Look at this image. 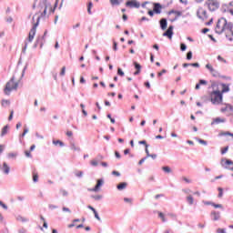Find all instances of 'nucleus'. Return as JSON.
Segmentation results:
<instances>
[{
    "mask_svg": "<svg viewBox=\"0 0 233 233\" xmlns=\"http://www.w3.org/2000/svg\"><path fill=\"white\" fill-rule=\"evenodd\" d=\"M232 28V23L227 22V19L225 18H220L217 23L215 32L216 34H222L223 32H225L227 35H233Z\"/></svg>",
    "mask_w": 233,
    "mask_h": 233,
    "instance_id": "nucleus-1",
    "label": "nucleus"
},
{
    "mask_svg": "<svg viewBox=\"0 0 233 233\" xmlns=\"http://www.w3.org/2000/svg\"><path fill=\"white\" fill-rule=\"evenodd\" d=\"M19 87V82L15 81V78L12 77L6 84L4 88V94L5 96H10L12 92H15Z\"/></svg>",
    "mask_w": 233,
    "mask_h": 233,
    "instance_id": "nucleus-2",
    "label": "nucleus"
},
{
    "mask_svg": "<svg viewBox=\"0 0 233 233\" xmlns=\"http://www.w3.org/2000/svg\"><path fill=\"white\" fill-rule=\"evenodd\" d=\"M37 25H39V22H36L34 24L33 27L29 31L28 37L25 41V50H26V47L34 41V37H35V32H37Z\"/></svg>",
    "mask_w": 233,
    "mask_h": 233,
    "instance_id": "nucleus-3",
    "label": "nucleus"
},
{
    "mask_svg": "<svg viewBox=\"0 0 233 233\" xmlns=\"http://www.w3.org/2000/svg\"><path fill=\"white\" fill-rule=\"evenodd\" d=\"M209 97L213 105H219L223 101V94H221V91H212L209 94Z\"/></svg>",
    "mask_w": 233,
    "mask_h": 233,
    "instance_id": "nucleus-4",
    "label": "nucleus"
},
{
    "mask_svg": "<svg viewBox=\"0 0 233 233\" xmlns=\"http://www.w3.org/2000/svg\"><path fill=\"white\" fill-rule=\"evenodd\" d=\"M206 6L210 12H216L219 8V2L218 0H207Z\"/></svg>",
    "mask_w": 233,
    "mask_h": 233,
    "instance_id": "nucleus-5",
    "label": "nucleus"
},
{
    "mask_svg": "<svg viewBox=\"0 0 233 233\" xmlns=\"http://www.w3.org/2000/svg\"><path fill=\"white\" fill-rule=\"evenodd\" d=\"M197 15L198 18L202 19V21H207L208 19V13L203 7L198 9Z\"/></svg>",
    "mask_w": 233,
    "mask_h": 233,
    "instance_id": "nucleus-6",
    "label": "nucleus"
},
{
    "mask_svg": "<svg viewBox=\"0 0 233 233\" xmlns=\"http://www.w3.org/2000/svg\"><path fill=\"white\" fill-rule=\"evenodd\" d=\"M206 68H208V70H209V72H210L211 76H213V77H221L219 71L215 69L214 66H212V65H210V64L206 65Z\"/></svg>",
    "mask_w": 233,
    "mask_h": 233,
    "instance_id": "nucleus-7",
    "label": "nucleus"
},
{
    "mask_svg": "<svg viewBox=\"0 0 233 233\" xmlns=\"http://www.w3.org/2000/svg\"><path fill=\"white\" fill-rule=\"evenodd\" d=\"M126 6H128L129 8H139L141 4H139V2L137 0H131L126 3Z\"/></svg>",
    "mask_w": 233,
    "mask_h": 233,
    "instance_id": "nucleus-8",
    "label": "nucleus"
},
{
    "mask_svg": "<svg viewBox=\"0 0 233 233\" xmlns=\"http://www.w3.org/2000/svg\"><path fill=\"white\" fill-rule=\"evenodd\" d=\"M222 167H224V168H228V170H232L233 169V162L230 160L224 159V160H222Z\"/></svg>",
    "mask_w": 233,
    "mask_h": 233,
    "instance_id": "nucleus-9",
    "label": "nucleus"
},
{
    "mask_svg": "<svg viewBox=\"0 0 233 233\" xmlns=\"http://www.w3.org/2000/svg\"><path fill=\"white\" fill-rule=\"evenodd\" d=\"M103 179H98L96 181V185L95 186L94 188L89 189L90 192H99V188H101V187H103Z\"/></svg>",
    "mask_w": 233,
    "mask_h": 233,
    "instance_id": "nucleus-10",
    "label": "nucleus"
},
{
    "mask_svg": "<svg viewBox=\"0 0 233 233\" xmlns=\"http://www.w3.org/2000/svg\"><path fill=\"white\" fill-rule=\"evenodd\" d=\"M174 26H169L167 30L163 34L164 36L168 37V39H172V35H174Z\"/></svg>",
    "mask_w": 233,
    "mask_h": 233,
    "instance_id": "nucleus-11",
    "label": "nucleus"
},
{
    "mask_svg": "<svg viewBox=\"0 0 233 233\" xmlns=\"http://www.w3.org/2000/svg\"><path fill=\"white\" fill-rule=\"evenodd\" d=\"M136 72L134 73V76H139L141 74V65H139L137 62H134Z\"/></svg>",
    "mask_w": 233,
    "mask_h": 233,
    "instance_id": "nucleus-12",
    "label": "nucleus"
},
{
    "mask_svg": "<svg viewBox=\"0 0 233 233\" xmlns=\"http://www.w3.org/2000/svg\"><path fill=\"white\" fill-rule=\"evenodd\" d=\"M161 4H154L153 12H155V14H161Z\"/></svg>",
    "mask_w": 233,
    "mask_h": 233,
    "instance_id": "nucleus-13",
    "label": "nucleus"
},
{
    "mask_svg": "<svg viewBox=\"0 0 233 233\" xmlns=\"http://www.w3.org/2000/svg\"><path fill=\"white\" fill-rule=\"evenodd\" d=\"M87 208H89V210H92V212L95 214L96 219L101 221V218H99V214H97V211L96 210V208H94V207L88 206Z\"/></svg>",
    "mask_w": 233,
    "mask_h": 233,
    "instance_id": "nucleus-14",
    "label": "nucleus"
},
{
    "mask_svg": "<svg viewBox=\"0 0 233 233\" xmlns=\"http://www.w3.org/2000/svg\"><path fill=\"white\" fill-rule=\"evenodd\" d=\"M219 123H225V118L217 117L213 119L211 125H219Z\"/></svg>",
    "mask_w": 233,
    "mask_h": 233,
    "instance_id": "nucleus-15",
    "label": "nucleus"
},
{
    "mask_svg": "<svg viewBox=\"0 0 233 233\" xmlns=\"http://www.w3.org/2000/svg\"><path fill=\"white\" fill-rule=\"evenodd\" d=\"M47 32L45 31L44 35L41 37H38L36 40V43H40V48H43V40L45 39V36L46 35Z\"/></svg>",
    "mask_w": 233,
    "mask_h": 233,
    "instance_id": "nucleus-16",
    "label": "nucleus"
},
{
    "mask_svg": "<svg viewBox=\"0 0 233 233\" xmlns=\"http://www.w3.org/2000/svg\"><path fill=\"white\" fill-rule=\"evenodd\" d=\"M3 170L5 174H10V167H8V164H6V162H4L3 164Z\"/></svg>",
    "mask_w": 233,
    "mask_h": 233,
    "instance_id": "nucleus-17",
    "label": "nucleus"
},
{
    "mask_svg": "<svg viewBox=\"0 0 233 233\" xmlns=\"http://www.w3.org/2000/svg\"><path fill=\"white\" fill-rule=\"evenodd\" d=\"M169 15L174 14L175 15H177V17H181V15H183V13L181 11H176V10H171L168 12Z\"/></svg>",
    "mask_w": 233,
    "mask_h": 233,
    "instance_id": "nucleus-18",
    "label": "nucleus"
},
{
    "mask_svg": "<svg viewBox=\"0 0 233 233\" xmlns=\"http://www.w3.org/2000/svg\"><path fill=\"white\" fill-rule=\"evenodd\" d=\"M229 91H230V88L228 87V86L227 84H222V90L220 93L225 94Z\"/></svg>",
    "mask_w": 233,
    "mask_h": 233,
    "instance_id": "nucleus-19",
    "label": "nucleus"
},
{
    "mask_svg": "<svg viewBox=\"0 0 233 233\" xmlns=\"http://www.w3.org/2000/svg\"><path fill=\"white\" fill-rule=\"evenodd\" d=\"M160 26L162 30H167V19L163 18L160 20Z\"/></svg>",
    "mask_w": 233,
    "mask_h": 233,
    "instance_id": "nucleus-20",
    "label": "nucleus"
},
{
    "mask_svg": "<svg viewBox=\"0 0 233 233\" xmlns=\"http://www.w3.org/2000/svg\"><path fill=\"white\" fill-rule=\"evenodd\" d=\"M116 188L118 190H124V188H127V182H122L116 186Z\"/></svg>",
    "mask_w": 233,
    "mask_h": 233,
    "instance_id": "nucleus-21",
    "label": "nucleus"
},
{
    "mask_svg": "<svg viewBox=\"0 0 233 233\" xmlns=\"http://www.w3.org/2000/svg\"><path fill=\"white\" fill-rule=\"evenodd\" d=\"M33 181L34 183H37L39 181V175L35 171L33 172Z\"/></svg>",
    "mask_w": 233,
    "mask_h": 233,
    "instance_id": "nucleus-22",
    "label": "nucleus"
},
{
    "mask_svg": "<svg viewBox=\"0 0 233 233\" xmlns=\"http://www.w3.org/2000/svg\"><path fill=\"white\" fill-rule=\"evenodd\" d=\"M211 216H212L214 221H218V219H219V213L218 212L213 211L211 213Z\"/></svg>",
    "mask_w": 233,
    "mask_h": 233,
    "instance_id": "nucleus-23",
    "label": "nucleus"
},
{
    "mask_svg": "<svg viewBox=\"0 0 233 233\" xmlns=\"http://www.w3.org/2000/svg\"><path fill=\"white\" fill-rule=\"evenodd\" d=\"M187 201L188 205H194V197H192V195L187 196Z\"/></svg>",
    "mask_w": 233,
    "mask_h": 233,
    "instance_id": "nucleus-24",
    "label": "nucleus"
},
{
    "mask_svg": "<svg viewBox=\"0 0 233 233\" xmlns=\"http://www.w3.org/2000/svg\"><path fill=\"white\" fill-rule=\"evenodd\" d=\"M92 6H94V4H92V2H89L87 5V14H89V15H92Z\"/></svg>",
    "mask_w": 233,
    "mask_h": 233,
    "instance_id": "nucleus-25",
    "label": "nucleus"
},
{
    "mask_svg": "<svg viewBox=\"0 0 233 233\" xmlns=\"http://www.w3.org/2000/svg\"><path fill=\"white\" fill-rule=\"evenodd\" d=\"M6 134H8V126H5L3 127L2 132H1V136H6Z\"/></svg>",
    "mask_w": 233,
    "mask_h": 233,
    "instance_id": "nucleus-26",
    "label": "nucleus"
},
{
    "mask_svg": "<svg viewBox=\"0 0 233 233\" xmlns=\"http://www.w3.org/2000/svg\"><path fill=\"white\" fill-rule=\"evenodd\" d=\"M53 144H55L56 147H57V145H59V147H65V144L61 140H53Z\"/></svg>",
    "mask_w": 233,
    "mask_h": 233,
    "instance_id": "nucleus-27",
    "label": "nucleus"
},
{
    "mask_svg": "<svg viewBox=\"0 0 233 233\" xmlns=\"http://www.w3.org/2000/svg\"><path fill=\"white\" fill-rule=\"evenodd\" d=\"M162 170L165 171L167 174H170V172H172V169L168 166L163 167Z\"/></svg>",
    "mask_w": 233,
    "mask_h": 233,
    "instance_id": "nucleus-28",
    "label": "nucleus"
},
{
    "mask_svg": "<svg viewBox=\"0 0 233 233\" xmlns=\"http://www.w3.org/2000/svg\"><path fill=\"white\" fill-rule=\"evenodd\" d=\"M219 136H229V137L233 139V133H230V132H221L219 133Z\"/></svg>",
    "mask_w": 233,
    "mask_h": 233,
    "instance_id": "nucleus-29",
    "label": "nucleus"
},
{
    "mask_svg": "<svg viewBox=\"0 0 233 233\" xmlns=\"http://www.w3.org/2000/svg\"><path fill=\"white\" fill-rule=\"evenodd\" d=\"M120 1H121V0H110V4L112 5V6H116V5L121 4Z\"/></svg>",
    "mask_w": 233,
    "mask_h": 233,
    "instance_id": "nucleus-30",
    "label": "nucleus"
},
{
    "mask_svg": "<svg viewBox=\"0 0 233 233\" xmlns=\"http://www.w3.org/2000/svg\"><path fill=\"white\" fill-rule=\"evenodd\" d=\"M158 218H160V219L163 221V223H165V221H167V218H165V214H163V212H158Z\"/></svg>",
    "mask_w": 233,
    "mask_h": 233,
    "instance_id": "nucleus-31",
    "label": "nucleus"
},
{
    "mask_svg": "<svg viewBox=\"0 0 233 233\" xmlns=\"http://www.w3.org/2000/svg\"><path fill=\"white\" fill-rule=\"evenodd\" d=\"M2 106H10V102L9 100H2V103H1Z\"/></svg>",
    "mask_w": 233,
    "mask_h": 233,
    "instance_id": "nucleus-32",
    "label": "nucleus"
},
{
    "mask_svg": "<svg viewBox=\"0 0 233 233\" xmlns=\"http://www.w3.org/2000/svg\"><path fill=\"white\" fill-rule=\"evenodd\" d=\"M61 196L66 197L68 196V191L65 189H60Z\"/></svg>",
    "mask_w": 233,
    "mask_h": 233,
    "instance_id": "nucleus-33",
    "label": "nucleus"
},
{
    "mask_svg": "<svg viewBox=\"0 0 233 233\" xmlns=\"http://www.w3.org/2000/svg\"><path fill=\"white\" fill-rule=\"evenodd\" d=\"M218 198H223V187H218Z\"/></svg>",
    "mask_w": 233,
    "mask_h": 233,
    "instance_id": "nucleus-34",
    "label": "nucleus"
},
{
    "mask_svg": "<svg viewBox=\"0 0 233 233\" xmlns=\"http://www.w3.org/2000/svg\"><path fill=\"white\" fill-rule=\"evenodd\" d=\"M25 157H32V151L25 150Z\"/></svg>",
    "mask_w": 233,
    "mask_h": 233,
    "instance_id": "nucleus-35",
    "label": "nucleus"
},
{
    "mask_svg": "<svg viewBox=\"0 0 233 233\" xmlns=\"http://www.w3.org/2000/svg\"><path fill=\"white\" fill-rule=\"evenodd\" d=\"M117 74H118V76H121V77H123V76H125V72H123L122 68L117 69Z\"/></svg>",
    "mask_w": 233,
    "mask_h": 233,
    "instance_id": "nucleus-36",
    "label": "nucleus"
},
{
    "mask_svg": "<svg viewBox=\"0 0 233 233\" xmlns=\"http://www.w3.org/2000/svg\"><path fill=\"white\" fill-rule=\"evenodd\" d=\"M90 164L92 165V167H97V165H98L97 160H96V159L91 160Z\"/></svg>",
    "mask_w": 233,
    "mask_h": 233,
    "instance_id": "nucleus-37",
    "label": "nucleus"
},
{
    "mask_svg": "<svg viewBox=\"0 0 233 233\" xmlns=\"http://www.w3.org/2000/svg\"><path fill=\"white\" fill-rule=\"evenodd\" d=\"M187 59L188 61H190V59H192V51L187 52Z\"/></svg>",
    "mask_w": 233,
    "mask_h": 233,
    "instance_id": "nucleus-38",
    "label": "nucleus"
},
{
    "mask_svg": "<svg viewBox=\"0 0 233 233\" xmlns=\"http://www.w3.org/2000/svg\"><path fill=\"white\" fill-rule=\"evenodd\" d=\"M75 174L76 177H83V171H76Z\"/></svg>",
    "mask_w": 233,
    "mask_h": 233,
    "instance_id": "nucleus-39",
    "label": "nucleus"
},
{
    "mask_svg": "<svg viewBox=\"0 0 233 233\" xmlns=\"http://www.w3.org/2000/svg\"><path fill=\"white\" fill-rule=\"evenodd\" d=\"M218 60L220 61V63H227V60L223 58L221 56H218Z\"/></svg>",
    "mask_w": 233,
    "mask_h": 233,
    "instance_id": "nucleus-40",
    "label": "nucleus"
},
{
    "mask_svg": "<svg viewBox=\"0 0 233 233\" xmlns=\"http://www.w3.org/2000/svg\"><path fill=\"white\" fill-rule=\"evenodd\" d=\"M212 207H214V208H223V206L221 204H212Z\"/></svg>",
    "mask_w": 233,
    "mask_h": 233,
    "instance_id": "nucleus-41",
    "label": "nucleus"
},
{
    "mask_svg": "<svg viewBox=\"0 0 233 233\" xmlns=\"http://www.w3.org/2000/svg\"><path fill=\"white\" fill-rule=\"evenodd\" d=\"M163 74H167L166 69H162L161 72L157 73V77H161V76H163Z\"/></svg>",
    "mask_w": 233,
    "mask_h": 233,
    "instance_id": "nucleus-42",
    "label": "nucleus"
},
{
    "mask_svg": "<svg viewBox=\"0 0 233 233\" xmlns=\"http://www.w3.org/2000/svg\"><path fill=\"white\" fill-rule=\"evenodd\" d=\"M66 72V67L63 66L60 72V76H65Z\"/></svg>",
    "mask_w": 233,
    "mask_h": 233,
    "instance_id": "nucleus-43",
    "label": "nucleus"
},
{
    "mask_svg": "<svg viewBox=\"0 0 233 233\" xmlns=\"http://www.w3.org/2000/svg\"><path fill=\"white\" fill-rule=\"evenodd\" d=\"M227 152H228V147H223V148L221 149V154H222V155H223V154H227Z\"/></svg>",
    "mask_w": 233,
    "mask_h": 233,
    "instance_id": "nucleus-44",
    "label": "nucleus"
},
{
    "mask_svg": "<svg viewBox=\"0 0 233 233\" xmlns=\"http://www.w3.org/2000/svg\"><path fill=\"white\" fill-rule=\"evenodd\" d=\"M66 136H67V137H72V136H74V132H72V131H66Z\"/></svg>",
    "mask_w": 233,
    "mask_h": 233,
    "instance_id": "nucleus-45",
    "label": "nucleus"
},
{
    "mask_svg": "<svg viewBox=\"0 0 233 233\" xmlns=\"http://www.w3.org/2000/svg\"><path fill=\"white\" fill-rule=\"evenodd\" d=\"M180 50H182V52H185V50H187V46L185 44H181Z\"/></svg>",
    "mask_w": 233,
    "mask_h": 233,
    "instance_id": "nucleus-46",
    "label": "nucleus"
},
{
    "mask_svg": "<svg viewBox=\"0 0 233 233\" xmlns=\"http://www.w3.org/2000/svg\"><path fill=\"white\" fill-rule=\"evenodd\" d=\"M189 66H194L195 68H199V63L189 64Z\"/></svg>",
    "mask_w": 233,
    "mask_h": 233,
    "instance_id": "nucleus-47",
    "label": "nucleus"
},
{
    "mask_svg": "<svg viewBox=\"0 0 233 233\" xmlns=\"http://www.w3.org/2000/svg\"><path fill=\"white\" fill-rule=\"evenodd\" d=\"M139 145H145L146 148H148V145L146 140L139 141Z\"/></svg>",
    "mask_w": 233,
    "mask_h": 233,
    "instance_id": "nucleus-48",
    "label": "nucleus"
},
{
    "mask_svg": "<svg viewBox=\"0 0 233 233\" xmlns=\"http://www.w3.org/2000/svg\"><path fill=\"white\" fill-rule=\"evenodd\" d=\"M101 198H103L101 195L93 196V198L96 199V201H99Z\"/></svg>",
    "mask_w": 233,
    "mask_h": 233,
    "instance_id": "nucleus-49",
    "label": "nucleus"
},
{
    "mask_svg": "<svg viewBox=\"0 0 233 233\" xmlns=\"http://www.w3.org/2000/svg\"><path fill=\"white\" fill-rule=\"evenodd\" d=\"M8 157H17V153H9Z\"/></svg>",
    "mask_w": 233,
    "mask_h": 233,
    "instance_id": "nucleus-50",
    "label": "nucleus"
},
{
    "mask_svg": "<svg viewBox=\"0 0 233 233\" xmlns=\"http://www.w3.org/2000/svg\"><path fill=\"white\" fill-rule=\"evenodd\" d=\"M13 117H14V110H11L10 116H9V117H8V120H9V121H12Z\"/></svg>",
    "mask_w": 233,
    "mask_h": 233,
    "instance_id": "nucleus-51",
    "label": "nucleus"
},
{
    "mask_svg": "<svg viewBox=\"0 0 233 233\" xmlns=\"http://www.w3.org/2000/svg\"><path fill=\"white\" fill-rule=\"evenodd\" d=\"M113 176H116V177H119L121 174L118 171H113L112 172Z\"/></svg>",
    "mask_w": 233,
    "mask_h": 233,
    "instance_id": "nucleus-52",
    "label": "nucleus"
},
{
    "mask_svg": "<svg viewBox=\"0 0 233 233\" xmlns=\"http://www.w3.org/2000/svg\"><path fill=\"white\" fill-rule=\"evenodd\" d=\"M62 210H63V212H68L69 214L72 212V211L70 210V208H65V207L62 208Z\"/></svg>",
    "mask_w": 233,
    "mask_h": 233,
    "instance_id": "nucleus-53",
    "label": "nucleus"
},
{
    "mask_svg": "<svg viewBox=\"0 0 233 233\" xmlns=\"http://www.w3.org/2000/svg\"><path fill=\"white\" fill-rule=\"evenodd\" d=\"M113 50H117V42L113 43Z\"/></svg>",
    "mask_w": 233,
    "mask_h": 233,
    "instance_id": "nucleus-54",
    "label": "nucleus"
},
{
    "mask_svg": "<svg viewBox=\"0 0 233 233\" xmlns=\"http://www.w3.org/2000/svg\"><path fill=\"white\" fill-rule=\"evenodd\" d=\"M105 157H103V155H97L96 159H98V161L103 160Z\"/></svg>",
    "mask_w": 233,
    "mask_h": 233,
    "instance_id": "nucleus-55",
    "label": "nucleus"
},
{
    "mask_svg": "<svg viewBox=\"0 0 233 233\" xmlns=\"http://www.w3.org/2000/svg\"><path fill=\"white\" fill-rule=\"evenodd\" d=\"M115 156L116 157H117V159H121V155L119 154V152L116 151Z\"/></svg>",
    "mask_w": 233,
    "mask_h": 233,
    "instance_id": "nucleus-56",
    "label": "nucleus"
},
{
    "mask_svg": "<svg viewBox=\"0 0 233 233\" xmlns=\"http://www.w3.org/2000/svg\"><path fill=\"white\" fill-rule=\"evenodd\" d=\"M26 134H28V129L27 128L24 129V132L22 134V137H25V136H26Z\"/></svg>",
    "mask_w": 233,
    "mask_h": 233,
    "instance_id": "nucleus-57",
    "label": "nucleus"
},
{
    "mask_svg": "<svg viewBox=\"0 0 233 233\" xmlns=\"http://www.w3.org/2000/svg\"><path fill=\"white\" fill-rule=\"evenodd\" d=\"M217 232L218 233H227V232H225L224 228H218V229H217Z\"/></svg>",
    "mask_w": 233,
    "mask_h": 233,
    "instance_id": "nucleus-58",
    "label": "nucleus"
},
{
    "mask_svg": "<svg viewBox=\"0 0 233 233\" xmlns=\"http://www.w3.org/2000/svg\"><path fill=\"white\" fill-rule=\"evenodd\" d=\"M147 157H152V159H156V157H157V155H156V154H153V155L149 154V156Z\"/></svg>",
    "mask_w": 233,
    "mask_h": 233,
    "instance_id": "nucleus-59",
    "label": "nucleus"
},
{
    "mask_svg": "<svg viewBox=\"0 0 233 233\" xmlns=\"http://www.w3.org/2000/svg\"><path fill=\"white\" fill-rule=\"evenodd\" d=\"M198 84L207 85V81L206 80H199Z\"/></svg>",
    "mask_w": 233,
    "mask_h": 233,
    "instance_id": "nucleus-60",
    "label": "nucleus"
},
{
    "mask_svg": "<svg viewBox=\"0 0 233 233\" xmlns=\"http://www.w3.org/2000/svg\"><path fill=\"white\" fill-rule=\"evenodd\" d=\"M73 150H80L79 147H76V145L72 146Z\"/></svg>",
    "mask_w": 233,
    "mask_h": 233,
    "instance_id": "nucleus-61",
    "label": "nucleus"
},
{
    "mask_svg": "<svg viewBox=\"0 0 233 233\" xmlns=\"http://www.w3.org/2000/svg\"><path fill=\"white\" fill-rule=\"evenodd\" d=\"M0 206L3 207V208H7V207L0 200Z\"/></svg>",
    "mask_w": 233,
    "mask_h": 233,
    "instance_id": "nucleus-62",
    "label": "nucleus"
},
{
    "mask_svg": "<svg viewBox=\"0 0 233 233\" xmlns=\"http://www.w3.org/2000/svg\"><path fill=\"white\" fill-rule=\"evenodd\" d=\"M145 86H147V88H150V83L149 82H146L145 83Z\"/></svg>",
    "mask_w": 233,
    "mask_h": 233,
    "instance_id": "nucleus-63",
    "label": "nucleus"
},
{
    "mask_svg": "<svg viewBox=\"0 0 233 233\" xmlns=\"http://www.w3.org/2000/svg\"><path fill=\"white\" fill-rule=\"evenodd\" d=\"M204 205H213V203L212 202H208V201H204Z\"/></svg>",
    "mask_w": 233,
    "mask_h": 233,
    "instance_id": "nucleus-64",
    "label": "nucleus"
}]
</instances>
